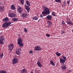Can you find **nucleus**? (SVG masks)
I'll list each match as a JSON object with an SVG mask.
<instances>
[{
	"label": "nucleus",
	"mask_w": 73,
	"mask_h": 73,
	"mask_svg": "<svg viewBox=\"0 0 73 73\" xmlns=\"http://www.w3.org/2000/svg\"><path fill=\"white\" fill-rule=\"evenodd\" d=\"M16 53L17 54H20V50H18L16 51Z\"/></svg>",
	"instance_id": "obj_18"
},
{
	"label": "nucleus",
	"mask_w": 73,
	"mask_h": 73,
	"mask_svg": "<svg viewBox=\"0 0 73 73\" xmlns=\"http://www.w3.org/2000/svg\"><path fill=\"white\" fill-rule=\"evenodd\" d=\"M25 8L28 12H29V11H30V8L27 5H25Z\"/></svg>",
	"instance_id": "obj_9"
},
{
	"label": "nucleus",
	"mask_w": 73,
	"mask_h": 73,
	"mask_svg": "<svg viewBox=\"0 0 73 73\" xmlns=\"http://www.w3.org/2000/svg\"><path fill=\"white\" fill-rule=\"evenodd\" d=\"M26 4L28 6H31V4L30 3V2H29L28 1H26Z\"/></svg>",
	"instance_id": "obj_21"
},
{
	"label": "nucleus",
	"mask_w": 73,
	"mask_h": 73,
	"mask_svg": "<svg viewBox=\"0 0 73 73\" xmlns=\"http://www.w3.org/2000/svg\"><path fill=\"white\" fill-rule=\"evenodd\" d=\"M27 16V14L26 13H23L22 15V16L23 17H25Z\"/></svg>",
	"instance_id": "obj_20"
},
{
	"label": "nucleus",
	"mask_w": 73,
	"mask_h": 73,
	"mask_svg": "<svg viewBox=\"0 0 73 73\" xmlns=\"http://www.w3.org/2000/svg\"><path fill=\"white\" fill-rule=\"evenodd\" d=\"M34 20H37L38 19V17H35L33 18Z\"/></svg>",
	"instance_id": "obj_28"
},
{
	"label": "nucleus",
	"mask_w": 73,
	"mask_h": 73,
	"mask_svg": "<svg viewBox=\"0 0 73 73\" xmlns=\"http://www.w3.org/2000/svg\"><path fill=\"white\" fill-rule=\"evenodd\" d=\"M60 63L61 64H63L65 62V60L62 58H60Z\"/></svg>",
	"instance_id": "obj_8"
},
{
	"label": "nucleus",
	"mask_w": 73,
	"mask_h": 73,
	"mask_svg": "<svg viewBox=\"0 0 73 73\" xmlns=\"http://www.w3.org/2000/svg\"><path fill=\"white\" fill-rule=\"evenodd\" d=\"M9 16L11 17H15V14L13 13H11L9 15Z\"/></svg>",
	"instance_id": "obj_13"
},
{
	"label": "nucleus",
	"mask_w": 73,
	"mask_h": 73,
	"mask_svg": "<svg viewBox=\"0 0 73 73\" xmlns=\"http://www.w3.org/2000/svg\"><path fill=\"white\" fill-rule=\"evenodd\" d=\"M30 53H33V52H32V51H30Z\"/></svg>",
	"instance_id": "obj_41"
},
{
	"label": "nucleus",
	"mask_w": 73,
	"mask_h": 73,
	"mask_svg": "<svg viewBox=\"0 0 73 73\" xmlns=\"http://www.w3.org/2000/svg\"><path fill=\"white\" fill-rule=\"evenodd\" d=\"M11 9L12 10H15V9H16V8H15V5L13 4L11 5Z\"/></svg>",
	"instance_id": "obj_15"
},
{
	"label": "nucleus",
	"mask_w": 73,
	"mask_h": 73,
	"mask_svg": "<svg viewBox=\"0 0 73 73\" xmlns=\"http://www.w3.org/2000/svg\"><path fill=\"white\" fill-rule=\"evenodd\" d=\"M72 32L73 33V29L72 30Z\"/></svg>",
	"instance_id": "obj_42"
},
{
	"label": "nucleus",
	"mask_w": 73,
	"mask_h": 73,
	"mask_svg": "<svg viewBox=\"0 0 73 73\" xmlns=\"http://www.w3.org/2000/svg\"><path fill=\"white\" fill-rule=\"evenodd\" d=\"M62 24H63L64 25V24H65V22H64V21H63L62 22Z\"/></svg>",
	"instance_id": "obj_39"
},
{
	"label": "nucleus",
	"mask_w": 73,
	"mask_h": 73,
	"mask_svg": "<svg viewBox=\"0 0 73 73\" xmlns=\"http://www.w3.org/2000/svg\"><path fill=\"white\" fill-rule=\"evenodd\" d=\"M46 35L47 37H49L50 36V35L48 33L46 34Z\"/></svg>",
	"instance_id": "obj_34"
},
{
	"label": "nucleus",
	"mask_w": 73,
	"mask_h": 73,
	"mask_svg": "<svg viewBox=\"0 0 73 73\" xmlns=\"http://www.w3.org/2000/svg\"><path fill=\"white\" fill-rule=\"evenodd\" d=\"M66 1H64L63 3V4H62V5H63V6H66Z\"/></svg>",
	"instance_id": "obj_32"
},
{
	"label": "nucleus",
	"mask_w": 73,
	"mask_h": 73,
	"mask_svg": "<svg viewBox=\"0 0 73 73\" xmlns=\"http://www.w3.org/2000/svg\"><path fill=\"white\" fill-rule=\"evenodd\" d=\"M18 61L19 59H18V58H14L13 60L12 64H17L18 62Z\"/></svg>",
	"instance_id": "obj_4"
},
{
	"label": "nucleus",
	"mask_w": 73,
	"mask_h": 73,
	"mask_svg": "<svg viewBox=\"0 0 73 73\" xmlns=\"http://www.w3.org/2000/svg\"><path fill=\"white\" fill-rule=\"evenodd\" d=\"M38 21L39 22V21H40V20H38Z\"/></svg>",
	"instance_id": "obj_44"
},
{
	"label": "nucleus",
	"mask_w": 73,
	"mask_h": 73,
	"mask_svg": "<svg viewBox=\"0 0 73 73\" xmlns=\"http://www.w3.org/2000/svg\"><path fill=\"white\" fill-rule=\"evenodd\" d=\"M67 24H71L72 25H73V23L70 22H67Z\"/></svg>",
	"instance_id": "obj_29"
},
{
	"label": "nucleus",
	"mask_w": 73,
	"mask_h": 73,
	"mask_svg": "<svg viewBox=\"0 0 73 73\" xmlns=\"http://www.w3.org/2000/svg\"><path fill=\"white\" fill-rule=\"evenodd\" d=\"M61 34L62 35V34H63V33H65V32L64 31H62L61 32Z\"/></svg>",
	"instance_id": "obj_37"
},
{
	"label": "nucleus",
	"mask_w": 73,
	"mask_h": 73,
	"mask_svg": "<svg viewBox=\"0 0 73 73\" xmlns=\"http://www.w3.org/2000/svg\"><path fill=\"white\" fill-rule=\"evenodd\" d=\"M0 10L1 11H3L4 10V7L2 6L0 7Z\"/></svg>",
	"instance_id": "obj_27"
},
{
	"label": "nucleus",
	"mask_w": 73,
	"mask_h": 73,
	"mask_svg": "<svg viewBox=\"0 0 73 73\" xmlns=\"http://www.w3.org/2000/svg\"><path fill=\"white\" fill-rule=\"evenodd\" d=\"M35 49L36 51L40 50H41V48L40 47V46H37L35 47Z\"/></svg>",
	"instance_id": "obj_7"
},
{
	"label": "nucleus",
	"mask_w": 73,
	"mask_h": 73,
	"mask_svg": "<svg viewBox=\"0 0 73 73\" xmlns=\"http://www.w3.org/2000/svg\"><path fill=\"white\" fill-rule=\"evenodd\" d=\"M13 21H17V19L16 18H13L12 19Z\"/></svg>",
	"instance_id": "obj_26"
},
{
	"label": "nucleus",
	"mask_w": 73,
	"mask_h": 73,
	"mask_svg": "<svg viewBox=\"0 0 73 73\" xmlns=\"http://www.w3.org/2000/svg\"><path fill=\"white\" fill-rule=\"evenodd\" d=\"M24 31L25 32H28V30H27L25 28L24 29Z\"/></svg>",
	"instance_id": "obj_36"
},
{
	"label": "nucleus",
	"mask_w": 73,
	"mask_h": 73,
	"mask_svg": "<svg viewBox=\"0 0 73 73\" xmlns=\"http://www.w3.org/2000/svg\"><path fill=\"white\" fill-rule=\"evenodd\" d=\"M61 68L62 69H65L66 68V66L65 65L63 64L61 66Z\"/></svg>",
	"instance_id": "obj_14"
},
{
	"label": "nucleus",
	"mask_w": 73,
	"mask_h": 73,
	"mask_svg": "<svg viewBox=\"0 0 73 73\" xmlns=\"http://www.w3.org/2000/svg\"><path fill=\"white\" fill-rule=\"evenodd\" d=\"M37 65L39 67H42V65L41 64V63H40V62L38 61L37 63Z\"/></svg>",
	"instance_id": "obj_17"
},
{
	"label": "nucleus",
	"mask_w": 73,
	"mask_h": 73,
	"mask_svg": "<svg viewBox=\"0 0 73 73\" xmlns=\"http://www.w3.org/2000/svg\"><path fill=\"white\" fill-rule=\"evenodd\" d=\"M46 13H47V14H48V13L46 12V11L44 10V11L42 12V15H45V14H46Z\"/></svg>",
	"instance_id": "obj_30"
},
{
	"label": "nucleus",
	"mask_w": 73,
	"mask_h": 73,
	"mask_svg": "<svg viewBox=\"0 0 73 73\" xmlns=\"http://www.w3.org/2000/svg\"><path fill=\"white\" fill-rule=\"evenodd\" d=\"M5 40V38L4 37V36H1L0 37V44L3 45L4 44V42H3V41Z\"/></svg>",
	"instance_id": "obj_5"
},
{
	"label": "nucleus",
	"mask_w": 73,
	"mask_h": 73,
	"mask_svg": "<svg viewBox=\"0 0 73 73\" xmlns=\"http://www.w3.org/2000/svg\"><path fill=\"white\" fill-rule=\"evenodd\" d=\"M18 11L19 13H21V12L23 11V9H22L21 7H19L18 9Z\"/></svg>",
	"instance_id": "obj_10"
},
{
	"label": "nucleus",
	"mask_w": 73,
	"mask_h": 73,
	"mask_svg": "<svg viewBox=\"0 0 73 73\" xmlns=\"http://www.w3.org/2000/svg\"><path fill=\"white\" fill-rule=\"evenodd\" d=\"M11 23H12L11 22H6L3 24L2 25V27L5 28H7V27H8L9 26V25L11 24Z\"/></svg>",
	"instance_id": "obj_2"
},
{
	"label": "nucleus",
	"mask_w": 73,
	"mask_h": 73,
	"mask_svg": "<svg viewBox=\"0 0 73 73\" xmlns=\"http://www.w3.org/2000/svg\"><path fill=\"white\" fill-rule=\"evenodd\" d=\"M3 56H4V54L3 53H2L1 54H0V59H1L3 58Z\"/></svg>",
	"instance_id": "obj_25"
},
{
	"label": "nucleus",
	"mask_w": 73,
	"mask_h": 73,
	"mask_svg": "<svg viewBox=\"0 0 73 73\" xmlns=\"http://www.w3.org/2000/svg\"><path fill=\"white\" fill-rule=\"evenodd\" d=\"M9 50H10V52H11L12 50H13V48H14V45H13V44L12 43L10 44L9 46Z\"/></svg>",
	"instance_id": "obj_6"
},
{
	"label": "nucleus",
	"mask_w": 73,
	"mask_h": 73,
	"mask_svg": "<svg viewBox=\"0 0 73 73\" xmlns=\"http://www.w3.org/2000/svg\"><path fill=\"white\" fill-rule=\"evenodd\" d=\"M40 17H41V18H42V19H43V16H42V15H40Z\"/></svg>",
	"instance_id": "obj_38"
},
{
	"label": "nucleus",
	"mask_w": 73,
	"mask_h": 73,
	"mask_svg": "<svg viewBox=\"0 0 73 73\" xmlns=\"http://www.w3.org/2000/svg\"><path fill=\"white\" fill-rule=\"evenodd\" d=\"M55 1L57 3H61V0H55Z\"/></svg>",
	"instance_id": "obj_31"
},
{
	"label": "nucleus",
	"mask_w": 73,
	"mask_h": 73,
	"mask_svg": "<svg viewBox=\"0 0 73 73\" xmlns=\"http://www.w3.org/2000/svg\"><path fill=\"white\" fill-rule=\"evenodd\" d=\"M24 0H21L20 2L21 3V4L23 5H24Z\"/></svg>",
	"instance_id": "obj_24"
},
{
	"label": "nucleus",
	"mask_w": 73,
	"mask_h": 73,
	"mask_svg": "<svg viewBox=\"0 0 73 73\" xmlns=\"http://www.w3.org/2000/svg\"><path fill=\"white\" fill-rule=\"evenodd\" d=\"M52 15L54 16H56V15H55V13L54 12H53L52 13Z\"/></svg>",
	"instance_id": "obj_33"
},
{
	"label": "nucleus",
	"mask_w": 73,
	"mask_h": 73,
	"mask_svg": "<svg viewBox=\"0 0 73 73\" xmlns=\"http://www.w3.org/2000/svg\"><path fill=\"white\" fill-rule=\"evenodd\" d=\"M67 3L68 4H70V1H67Z\"/></svg>",
	"instance_id": "obj_40"
},
{
	"label": "nucleus",
	"mask_w": 73,
	"mask_h": 73,
	"mask_svg": "<svg viewBox=\"0 0 73 73\" xmlns=\"http://www.w3.org/2000/svg\"><path fill=\"white\" fill-rule=\"evenodd\" d=\"M21 73H27V70L26 69H23L21 71Z\"/></svg>",
	"instance_id": "obj_16"
},
{
	"label": "nucleus",
	"mask_w": 73,
	"mask_h": 73,
	"mask_svg": "<svg viewBox=\"0 0 73 73\" xmlns=\"http://www.w3.org/2000/svg\"><path fill=\"white\" fill-rule=\"evenodd\" d=\"M0 5H1V3H0Z\"/></svg>",
	"instance_id": "obj_43"
},
{
	"label": "nucleus",
	"mask_w": 73,
	"mask_h": 73,
	"mask_svg": "<svg viewBox=\"0 0 73 73\" xmlns=\"http://www.w3.org/2000/svg\"><path fill=\"white\" fill-rule=\"evenodd\" d=\"M62 58H63L64 60L65 61L66 60V57L64 56H62Z\"/></svg>",
	"instance_id": "obj_35"
},
{
	"label": "nucleus",
	"mask_w": 73,
	"mask_h": 73,
	"mask_svg": "<svg viewBox=\"0 0 73 73\" xmlns=\"http://www.w3.org/2000/svg\"><path fill=\"white\" fill-rule=\"evenodd\" d=\"M8 20H9V18L8 17H5L2 20L3 22H7Z\"/></svg>",
	"instance_id": "obj_11"
},
{
	"label": "nucleus",
	"mask_w": 73,
	"mask_h": 73,
	"mask_svg": "<svg viewBox=\"0 0 73 73\" xmlns=\"http://www.w3.org/2000/svg\"><path fill=\"white\" fill-rule=\"evenodd\" d=\"M43 8L44 9V11H45L46 12L48 13V14H46L45 15H43V16H45L47 15H49V12H50V11H49V9L46 6H44L43 7Z\"/></svg>",
	"instance_id": "obj_3"
},
{
	"label": "nucleus",
	"mask_w": 73,
	"mask_h": 73,
	"mask_svg": "<svg viewBox=\"0 0 73 73\" xmlns=\"http://www.w3.org/2000/svg\"><path fill=\"white\" fill-rule=\"evenodd\" d=\"M47 23L48 25H49L50 26H51L52 25V23L50 21H48L47 22Z\"/></svg>",
	"instance_id": "obj_19"
},
{
	"label": "nucleus",
	"mask_w": 73,
	"mask_h": 73,
	"mask_svg": "<svg viewBox=\"0 0 73 73\" xmlns=\"http://www.w3.org/2000/svg\"><path fill=\"white\" fill-rule=\"evenodd\" d=\"M56 54L57 56H60V55H61V54L60 53H58V52H56L55 53Z\"/></svg>",
	"instance_id": "obj_23"
},
{
	"label": "nucleus",
	"mask_w": 73,
	"mask_h": 73,
	"mask_svg": "<svg viewBox=\"0 0 73 73\" xmlns=\"http://www.w3.org/2000/svg\"><path fill=\"white\" fill-rule=\"evenodd\" d=\"M50 62L51 64H52V65H53V66H55V64L54 63V62L53 61H50Z\"/></svg>",
	"instance_id": "obj_22"
},
{
	"label": "nucleus",
	"mask_w": 73,
	"mask_h": 73,
	"mask_svg": "<svg viewBox=\"0 0 73 73\" xmlns=\"http://www.w3.org/2000/svg\"><path fill=\"white\" fill-rule=\"evenodd\" d=\"M46 18L48 20H50L52 19V16L50 15H48L46 16Z\"/></svg>",
	"instance_id": "obj_12"
},
{
	"label": "nucleus",
	"mask_w": 73,
	"mask_h": 73,
	"mask_svg": "<svg viewBox=\"0 0 73 73\" xmlns=\"http://www.w3.org/2000/svg\"><path fill=\"white\" fill-rule=\"evenodd\" d=\"M17 44H19L20 46H23L22 39H21V38L19 37L17 39Z\"/></svg>",
	"instance_id": "obj_1"
}]
</instances>
